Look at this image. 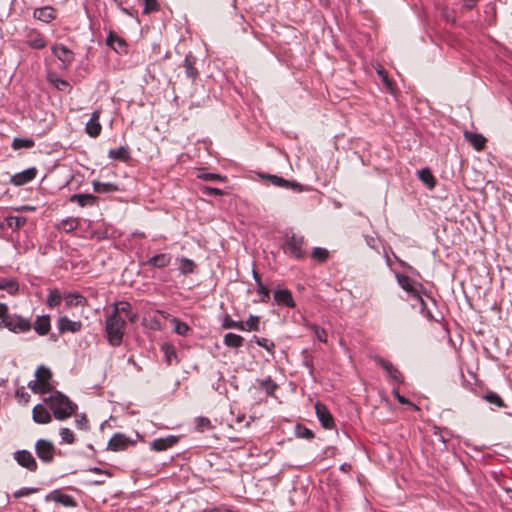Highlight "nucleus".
<instances>
[{
	"label": "nucleus",
	"mask_w": 512,
	"mask_h": 512,
	"mask_svg": "<svg viewBox=\"0 0 512 512\" xmlns=\"http://www.w3.org/2000/svg\"><path fill=\"white\" fill-rule=\"evenodd\" d=\"M223 343L230 348H240L244 343V338L238 334L227 333L224 336Z\"/></svg>",
	"instance_id": "obj_34"
},
{
	"label": "nucleus",
	"mask_w": 512,
	"mask_h": 512,
	"mask_svg": "<svg viewBox=\"0 0 512 512\" xmlns=\"http://www.w3.org/2000/svg\"><path fill=\"white\" fill-rule=\"evenodd\" d=\"M44 402L49 404L57 420L66 419L77 410V405L60 391H54L49 397L44 399Z\"/></svg>",
	"instance_id": "obj_1"
},
{
	"label": "nucleus",
	"mask_w": 512,
	"mask_h": 512,
	"mask_svg": "<svg viewBox=\"0 0 512 512\" xmlns=\"http://www.w3.org/2000/svg\"><path fill=\"white\" fill-rule=\"evenodd\" d=\"M92 185L94 192L99 194H107L119 191V187L112 182L93 181Z\"/></svg>",
	"instance_id": "obj_27"
},
{
	"label": "nucleus",
	"mask_w": 512,
	"mask_h": 512,
	"mask_svg": "<svg viewBox=\"0 0 512 512\" xmlns=\"http://www.w3.org/2000/svg\"><path fill=\"white\" fill-rule=\"evenodd\" d=\"M33 16L44 23H50L56 18V12L51 6H44L36 8L33 12Z\"/></svg>",
	"instance_id": "obj_22"
},
{
	"label": "nucleus",
	"mask_w": 512,
	"mask_h": 512,
	"mask_svg": "<svg viewBox=\"0 0 512 512\" xmlns=\"http://www.w3.org/2000/svg\"><path fill=\"white\" fill-rule=\"evenodd\" d=\"M260 330V317L250 315L248 319L243 322V329L241 331H259Z\"/></svg>",
	"instance_id": "obj_39"
},
{
	"label": "nucleus",
	"mask_w": 512,
	"mask_h": 512,
	"mask_svg": "<svg viewBox=\"0 0 512 512\" xmlns=\"http://www.w3.org/2000/svg\"><path fill=\"white\" fill-rule=\"evenodd\" d=\"M135 444V441L123 433H115L109 440L107 449L122 451Z\"/></svg>",
	"instance_id": "obj_10"
},
{
	"label": "nucleus",
	"mask_w": 512,
	"mask_h": 512,
	"mask_svg": "<svg viewBox=\"0 0 512 512\" xmlns=\"http://www.w3.org/2000/svg\"><path fill=\"white\" fill-rule=\"evenodd\" d=\"M75 425L80 430H87L89 425H88V420H87L86 416L85 415L77 416L75 419Z\"/></svg>",
	"instance_id": "obj_61"
},
{
	"label": "nucleus",
	"mask_w": 512,
	"mask_h": 512,
	"mask_svg": "<svg viewBox=\"0 0 512 512\" xmlns=\"http://www.w3.org/2000/svg\"><path fill=\"white\" fill-rule=\"evenodd\" d=\"M267 179L274 185V186H277V187H282V188H285V189H291V190H294V191H297V192H302L304 189H303V186L296 182V181H290V180H287V179H284L280 176H277V175H267Z\"/></svg>",
	"instance_id": "obj_17"
},
{
	"label": "nucleus",
	"mask_w": 512,
	"mask_h": 512,
	"mask_svg": "<svg viewBox=\"0 0 512 512\" xmlns=\"http://www.w3.org/2000/svg\"><path fill=\"white\" fill-rule=\"evenodd\" d=\"M222 328L224 329H237L241 331L243 329L242 321H235L231 319L229 315H226L222 321Z\"/></svg>",
	"instance_id": "obj_49"
},
{
	"label": "nucleus",
	"mask_w": 512,
	"mask_h": 512,
	"mask_svg": "<svg viewBox=\"0 0 512 512\" xmlns=\"http://www.w3.org/2000/svg\"><path fill=\"white\" fill-rule=\"evenodd\" d=\"M56 448L54 444L45 439H38L35 443V452L44 463H51L54 459Z\"/></svg>",
	"instance_id": "obj_6"
},
{
	"label": "nucleus",
	"mask_w": 512,
	"mask_h": 512,
	"mask_svg": "<svg viewBox=\"0 0 512 512\" xmlns=\"http://www.w3.org/2000/svg\"><path fill=\"white\" fill-rule=\"evenodd\" d=\"M306 326L313 331V333L320 342H327V332L324 328L319 327L314 323H308Z\"/></svg>",
	"instance_id": "obj_47"
},
{
	"label": "nucleus",
	"mask_w": 512,
	"mask_h": 512,
	"mask_svg": "<svg viewBox=\"0 0 512 512\" xmlns=\"http://www.w3.org/2000/svg\"><path fill=\"white\" fill-rule=\"evenodd\" d=\"M59 434L61 436V443H74V434L69 428H61Z\"/></svg>",
	"instance_id": "obj_56"
},
{
	"label": "nucleus",
	"mask_w": 512,
	"mask_h": 512,
	"mask_svg": "<svg viewBox=\"0 0 512 512\" xmlns=\"http://www.w3.org/2000/svg\"><path fill=\"white\" fill-rule=\"evenodd\" d=\"M295 434L298 438L308 439V440L312 439L314 437V433L302 424H297L295 426Z\"/></svg>",
	"instance_id": "obj_50"
},
{
	"label": "nucleus",
	"mask_w": 512,
	"mask_h": 512,
	"mask_svg": "<svg viewBox=\"0 0 512 512\" xmlns=\"http://www.w3.org/2000/svg\"><path fill=\"white\" fill-rule=\"evenodd\" d=\"M179 441V436L169 435L162 438H156L150 443V448L154 451H165L174 445H176Z\"/></svg>",
	"instance_id": "obj_15"
},
{
	"label": "nucleus",
	"mask_w": 512,
	"mask_h": 512,
	"mask_svg": "<svg viewBox=\"0 0 512 512\" xmlns=\"http://www.w3.org/2000/svg\"><path fill=\"white\" fill-rule=\"evenodd\" d=\"M199 191L206 196H221L223 191L218 188L210 187L208 185L199 186Z\"/></svg>",
	"instance_id": "obj_54"
},
{
	"label": "nucleus",
	"mask_w": 512,
	"mask_h": 512,
	"mask_svg": "<svg viewBox=\"0 0 512 512\" xmlns=\"http://www.w3.org/2000/svg\"><path fill=\"white\" fill-rule=\"evenodd\" d=\"M46 501H54L55 503L61 504L65 507H75L76 502L74 498L68 494L62 493L58 490H55L51 493H49L45 497Z\"/></svg>",
	"instance_id": "obj_19"
},
{
	"label": "nucleus",
	"mask_w": 512,
	"mask_h": 512,
	"mask_svg": "<svg viewBox=\"0 0 512 512\" xmlns=\"http://www.w3.org/2000/svg\"><path fill=\"white\" fill-rule=\"evenodd\" d=\"M70 202L77 203L81 207L93 206L97 203L98 198L93 194H73L69 198Z\"/></svg>",
	"instance_id": "obj_24"
},
{
	"label": "nucleus",
	"mask_w": 512,
	"mask_h": 512,
	"mask_svg": "<svg viewBox=\"0 0 512 512\" xmlns=\"http://www.w3.org/2000/svg\"><path fill=\"white\" fill-rule=\"evenodd\" d=\"M10 314H8V307L4 303H0V319L1 325H4V318L6 319Z\"/></svg>",
	"instance_id": "obj_63"
},
{
	"label": "nucleus",
	"mask_w": 512,
	"mask_h": 512,
	"mask_svg": "<svg viewBox=\"0 0 512 512\" xmlns=\"http://www.w3.org/2000/svg\"><path fill=\"white\" fill-rule=\"evenodd\" d=\"M145 7L143 10V13L148 14L152 11H158L159 10V4L157 0H144Z\"/></svg>",
	"instance_id": "obj_60"
},
{
	"label": "nucleus",
	"mask_w": 512,
	"mask_h": 512,
	"mask_svg": "<svg viewBox=\"0 0 512 512\" xmlns=\"http://www.w3.org/2000/svg\"><path fill=\"white\" fill-rule=\"evenodd\" d=\"M32 418L33 421L38 424H47L52 420L51 414L42 404L34 406L32 410Z\"/></svg>",
	"instance_id": "obj_20"
},
{
	"label": "nucleus",
	"mask_w": 512,
	"mask_h": 512,
	"mask_svg": "<svg viewBox=\"0 0 512 512\" xmlns=\"http://www.w3.org/2000/svg\"><path fill=\"white\" fill-rule=\"evenodd\" d=\"M196 58L191 54H187L184 60V67L186 76L193 81L198 77V70L195 67Z\"/></svg>",
	"instance_id": "obj_26"
},
{
	"label": "nucleus",
	"mask_w": 512,
	"mask_h": 512,
	"mask_svg": "<svg viewBox=\"0 0 512 512\" xmlns=\"http://www.w3.org/2000/svg\"><path fill=\"white\" fill-rule=\"evenodd\" d=\"M14 460L23 468H26L30 472H35L38 468V464L32 455V453L28 450H17L13 453Z\"/></svg>",
	"instance_id": "obj_8"
},
{
	"label": "nucleus",
	"mask_w": 512,
	"mask_h": 512,
	"mask_svg": "<svg viewBox=\"0 0 512 512\" xmlns=\"http://www.w3.org/2000/svg\"><path fill=\"white\" fill-rule=\"evenodd\" d=\"M311 257L319 262H324L328 258V251L321 247H315Z\"/></svg>",
	"instance_id": "obj_55"
},
{
	"label": "nucleus",
	"mask_w": 512,
	"mask_h": 512,
	"mask_svg": "<svg viewBox=\"0 0 512 512\" xmlns=\"http://www.w3.org/2000/svg\"><path fill=\"white\" fill-rule=\"evenodd\" d=\"M465 139L477 150L480 151L484 148L486 138L482 136L481 134L475 133V132H469L466 131Z\"/></svg>",
	"instance_id": "obj_28"
},
{
	"label": "nucleus",
	"mask_w": 512,
	"mask_h": 512,
	"mask_svg": "<svg viewBox=\"0 0 512 512\" xmlns=\"http://www.w3.org/2000/svg\"><path fill=\"white\" fill-rule=\"evenodd\" d=\"M51 328L49 315H42L36 318L34 329L37 334L44 336L48 334Z\"/></svg>",
	"instance_id": "obj_25"
},
{
	"label": "nucleus",
	"mask_w": 512,
	"mask_h": 512,
	"mask_svg": "<svg viewBox=\"0 0 512 512\" xmlns=\"http://www.w3.org/2000/svg\"><path fill=\"white\" fill-rule=\"evenodd\" d=\"M256 344L263 347L270 353H273V349L275 348L274 342L264 337L256 338Z\"/></svg>",
	"instance_id": "obj_57"
},
{
	"label": "nucleus",
	"mask_w": 512,
	"mask_h": 512,
	"mask_svg": "<svg viewBox=\"0 0 512 512\" xmlns=\"http://www.w3.org/2000/svg\"><path fill=\"white\" fill-rule=\"evenodd\" d=\"M51 380V370L48 367L41 365L35 372V379L28 382V387L35 394H46L51 392L53 389Z\"/></svg>",
	"instance_id": "obj_3"
},
{
	"label": "nucleus",
	"mask_w": 512,
	"mask_h": 512,
	"mask_svg": "<svg viewBox=\"0 0 512 512\" xmlns=\"http://www.w3.org/2000/svg\"><path fill=\"white\" fill-rule=\"evenodd\" d=\"M38 491L37 488H33V487H23V488H20L18 490H16L14 493H13V496L15 498H20V497H24V496H28L30 494H33V493H36Z\"/></svg>",
	"instance_id": "obj_59"
},
{
	"label": "nucleus",
	"mask_w": 512,
	"mask_h": 512,
	"mask_svg": "<svg viewBox=\"0 0 512 512\" xmlns=\"http://www.w3.org/2000/svg\"><path fill=\"white\" fill-rule=\"evenodd\" d=\"M171 255L168 253H160L152 256L147 261L143 262V265H149L154 268H165L171 262Z\"/></svg>",
	"instance_id": "obj_21"
},
{
	"label": "nucleus",
	"mask_w": 512,
	"mask_h": 512,
	"mask_svg": "<svg viewBox=\"0 0 512 512\" xmlns=\"http://www.w3.org/2000/svg\"><path fill=\"white\" fill-rule=\"evenodd\" d=\"M392 394L393 396L396 398V400L400 403V404H404V405H410L412 406L413 408L417 409V406L414 405L413 403H411L407 398H405L403 395L400 394L399 392V389L397 387H394L392 389Z\"/></svg>",
	"instance_id": "obj_58"
},
{
	"label": "nucleus",
	"mask_w": 512,
	"mask_h": 512,
	"mask_svg": "<svg viewBox=\"0 0 512 512\" xmlns=\"http://www.w3.org/2000/svg\"><path fill=\"white\" fill-rule=\"evenodd\" d=\"M3 326L16 334L26 333L32 328L30 320L18 314H10L6 319L4 318Z\"/></svg>",
	"instance_id": "obj_4"
},
{
	"label": "nucleus",
	"mask_w": 512,
	"mask_h": 512,
	"mask_svg": "<svg viewBox=\"0 0 512 512\" xmlns=\"http://www.w3.org/2000/svg\"><path fill=\"white\" fill-rule=\"evenodd\" d=\"M378 363L386 372L387 377L393 384L400 385L404 383L403 374L390 361L380 358Z\"/></svg>",
	"instance_id": "obj_9"
},
{
	"label": "nucleus",
	"mask_w": 512,
	"mask_h": 512,
	"mask_svg": "<svg viewBox=\"0 0 512 512\" xmlns=\"http://www.w3.org/2000/svg\"><path fill=\"white\" fill-rule=\"evenodd\" d=\"M257 286V293L260 295L259 301L262 303H267L270 300V291L269 289L262 283L259 282Z\"/></svg>",
	"instance_id": "obj_53"
},
{
	"label": "nucleus",
	"mask_w": 512,
	"mask_h": 512,
	"mask_svg": "<svg viewBox=\"0 0 512 512\" xmlns=\"http://www.w3.org/2000/svg\"><path fill=\"white\" fill-rule=\"evenodd\" d=\"M6 226L12 230H17L26 223V218L21 216H7L5 218Z\"/></svg>",
	"instance_id": "obj_41"
},
{
	"label": "nucleus",
	"mask_w": 512,
	"mask_h": 512,
	"mask_svg": "<svg viewBox=\"0 0 512 512\" xmlns=\"http://www.w3.org/2000/svg\"><path fill=\"white\" fill-rule=\"evenodd\" d=\"M0 290H5L9 294L14 295L19 290V285L14 279H0Z\"/></svg>",
	"instance_id": "obj_38"
},
{
	"label": "nucleus",
	"mask_w": 512,
	"mask_h": 512,
	"mask_svg": "<svg viewBox=\"0 0 512 512\" xmlns=\"http://www.w3.org/2000/svg\"><path fill=\"white\" fill-rule=\"evenodd\" d=\"M64 299L68 307L84 306L87 303L86 298L76 292L65 294Z\"/></svg>",
	"instance_id": "obj_32"
},
{
	"label": "nucleus",
	"mask_w": 512,
	"mask_h": 512,
	"mask_svg": "<svg viewBox=\"0 0 512 512\" xmlns=\"http://www.w3.org/2000/svg\"><path fill=\"white\" fill-rule=\"evenodd\" d=\"M161 350L164 353L165 361L168 365H171L173 361L176 363L179 361L175 348L170 344H163Z\"/></svg>",
	"instance_id": "obj_37"
},
{
	"label": "nucleus",
	"mask_w": 512,
	"mask_h": 512,
	"mask_svg": "<svg viewBox=\"0 0 512 512\" xmlns=\"http://www.w3.org/2000/svg\"><path fill=\"white\" fill-rule=\"evenodd\" d=\"M377 74L381 77L383 83L385 84V86L388 88V89H391L392 88V82L391 80L388 78V75L387 73L382 70V69H379L377 70Z\"/></svg>",
	"instance_id": "obj_62"
},
{
	"label": "nucleus",
	"mask_w": 512,
	"mask_h": 512,
	"mask_svg": "<svg viewBox=\"0 0 512 512\" xmlns=\"http://www.w3.org/2000/svg\"><path fill=\"white\" fill-rule=\"evenodd\" d=\"M125 324V319L120 315L111 314L106 318L105 331L110 345L117 347L122 343Z\"/></svg>",
	"instance_id": "obj_2"
},
{
	"label": "nucleus",
	"mask_w": 512,
	"mask_h": 512,
	"mask_svg": "<svg viewBox=\"0 0 512 512\" xmlns=\"http://www.w3.org/2000/svg\"><path fill=\"white\" fill-rule=\"evenodd\" d=\"M106 45L119 55H125L128 53L127 42L112 31L109 32L106 38Z\"/></svg>",
	"instance_id": "obj_11"
},
{
	"label": "nucleus",
	"mask_w": 512,
	"mask_h": 512,
	"mask_svg": "<svg viewBox=\"0 0 512 512\" xmlns=\"http://www.w3.org/2000/svg\"><path fill=\"white\" fill-rule=\"evenodd\" d=\"M418 303H419V306H420V313L429 321H433V322H439V318L438 316L434 315L431 310L427 307V304L426 302L424 301V299L422 298V296L420 298H418L416 300Z\"/></svg>",
	"instance_id": "obj_40"
},
{
	"label": "nucleus",
	"mask_w": 512,
	"mask_h": 512,
	"mask_svg": "<svg viewBox=\"0 0 512 512\" xmlns=\"http://www.w3.org/2000/svg\"><path fill=\"white\" fill-rule=\"evenodd\" d=\"M52 53L61 61L66 68L74 61V53L62 44H55L51 47Z\"/></svg>",
	"instance_id": "obj_14"
},
{
	"label": "nucleus",
	"mask_w": 512,
	"mask_h": 512,
	"mask_svg": "<svg viewBox=\"0 0 512 512\" xmlns=\"http://www.w3.org/2000/svg\"><path fill=\"white\" fill-rule=\"evenodd\" d=\"M47 80L51 83L55 88L63 92H69L71 86L68 81L65 79L59 78L56 74L50 73L47 76Z\"/></svg>",
	"instance_id": "obj_30"
},
{
	"label": "nucleus",
	"mask_w": 512,
	"mask_h": 512,
	"mask_svg": "<svg viewBox=\"0 0 512 512\" xmlns=\"http://www.w3.org/2000/svg\"><path fill=\"white\" fill-rule=\"evenodd\" d=\"M79 225V221L77 218H67L60 222L59 229L65 231V232H71L75 230Z\"/></svg>",
	"instance_id": "obj_44"
},
{
	"label": "nucleus",
	"mask_w": 512,
	"mask_h": 512,
	"mask_svg": "<svg viewBox=\"0 0 512 512\" xmlns=\"http://www.w3.org/2000/svg\"><path fill=\"white\" fill-rule=\"evenodd\" d=\"M419 179L428 189H433L436 185V179L429 168H423L417 172Z\"/></svg>",
	"instance_id": "obj_29"
},
{
	"label": "nucleus",
	"mask_w": 512,
	"mask_h": 512,
	"mask_svg": "<svg viewBox=\"0 0 512 512\" xmlns=\"http://www.w3.org/2000/svg\"><path fill=\"white\" fill-rule=\"evenodd\" d=\"M36 175L37 169L35 167H30L12 175L10 178V183L14 186H22L33 181Z\"/></svg>",
	"instance_id": "obj_12"
},
{
	"label": "nucleus",
	"mask_w": 512,
	"mask_h": 512,
	"mask_svg": "<svg viewBox=\"0 0 512 512\" xmlns=\"http://www.w3.org/2000/svg\"><path fill=\"white\" fill-rule=\"evenodd\" d=\"M179 263L180 265L178 269L181 274L188 275L195 272L196 263L193 260L186 257H181L179 258Z\"/></svg>",
	"instance_id": "obj_35"
},
{
	"label": "nucleus",
	"mask_w": 512,
	"mask_h": 512,
	"mask_svg": "<svg viewBox=\"0 0 512 512\" xmlns=\"http://www.w3.org/2000/svg\"><path fill=\"white\" fill-rule=\"evenodd\" d=\"M304 244V237L301 235L291 234L287 235L283 243V250L285 253L301 259L304 256L302 246Z\"/></svg>",
	"instance_id": "obj_5"
},
{
	"label": "nucleus",
	"mask_w": 512,
	"mask_h": 512,
	"mask_svg": "<svg viewBox=\"0 0 512 512\" xmlns=\"http://www.w3.org/2000/svg\"><path fill=\"white\" fill-rule=\"evenodd\" d=\"M274 300L279 306H286L288 308H294L296 306L292 292L288 289L275 290Z\"/></svg>",
	"instance_id": "obj_18"
},
{
	"label": "nucleus",
	"mask_w": 512,
	"mask_h": 512,
	"mask_svg": "<svg viewBox=\"0 0 512 512\" xmlns=\"http://www.w3.org/2000/svg\"><path fill=\"white\" fill-rule=\"evenodd\" d=\"M108 157L113 160L127 161L129 159V149L125 146H120L117 149H111L108 152Z\"/></svg>",
	"instance_id": "obj_36"
},
{
	"label": "nucleus",
	"mask_w": 512,
	"mask_h": 512,
	"mask_svg": "<svg viewBox=\"0 0 512 512\" xmlns=\"http://www.w3.org/2000/svg\"><path fill=\"white\" fill-rule=\"evenodd\" d=\"M131 311V304L127 301H120L114 304L112 315H127Z\"/></svg>",
	"instance_id": "obj_51"
},
{
	"label": "nucleus",
	"mask_w": 512,
	"mask_h": 512,
	"mask_svg": "<svg viewBox=\"0 0 512 512\" xmlns=\"http://www.w3.org/2000/svg\"><path fill=\"white\" fill-rule=\"evenodd\" d=\"M62 301V295L58 289H52L49 291L47 297V305L51 308L60 305Z\"/></svg>",
	"instance_id": "obj_43"
},
{
	"label": "nucleus",
	"mask_w": 512,
	"mask_h": 512,
	"mask_svg": "<svg viewBox=\"0 0 512 512\" xmlns=\"http://www.w3.org/2000/svg\"><path fill=\"white\" fill-rule=\"evenodd\" d=\"M483 399H485L488 403L495 405L497 407H504L505 404L502 400V398L495 392H488L483 396Z\"/></svg>",
	"instance_id": "obj_52"
},
{
	"label": "nucleus",
	"mask_w": 512,
	"mask_h": 512,
	"mask_svg": "<svg viewBox=\"0 0 512 512\" xmlns=\"http://www.w3.org/2000/svg\"><path fill=\"white\" fill-rule=\"evenodd\" d=\"M171 322L174 325V332L178 335L185 336L190 330L189 326L185 322L176 317H173Z\"/></svg>",
	"instance_id": "obj_45"
},
{
	"label": "nucleus",
	"mask_w": 512,
	"mask_h": 512,
	"mask_svg": "<svg viewBox=\"0 0 512 512\" xmlns=\"http://www.w3.org/2000/svg\"><path fill=\"white\" fill-rule=\"evenodd\" d=\"M59 333L71 332L77 333L82 329L81 321H72L67 316L59 317L57 321Z\"/></svg>",
	"instance_id": "obj_16"
},
{
	"label": "nucleus",
	"mask_w": 512,
	"mask_h": 512,
	"mask_svg": "<svg viewBox=\"0 0 512 512\" xmlns=\"http://www.w3.org/2000/svg\"><path fill=\"white\" fill-rule=\"evenodd\" d=\"M195 428L197 431L203 432L212 429L213 426L209 418L199 416L195 418Z\"/></svg>",
	"instance_id": "obj_46"
},
{
	"label": "nucleus",
	"mask_w": 512,
	"mask_h": 512,
	"mask_svg": "<svg viewBox=\"0 0 512 512\" xmlns=\"http://www.w3.org/2000/svg\"><path fill=\"white\" fill-rule=\"evenodd\" d=\"M149 327L154 330H160L161 329V323L158 319L150 318L149 319Z\"/></svg>",
	"instance_id": "obj_64"
},
{
	"label": "nucleus",
	"mask_w": 512,
	"mask_h": 512,
	"mask_svg": "<svg viewBox=\"0 0 512 512\" xmlns=\"http://www.w3.org/2000/svg\"><path fill=\"white\" fill-rule=\"evenodd\" d=\"M197 179L210 182H225L226 177L217 173L206 172L204 169H199L196 175Z\"/></svg>",
	"instance_id": "obj_33"
},
{
	"label": "nucleus",
	"mask_w": 512,
	"mask_h": 512,
	"mask_svg": "<svg viewBox=\"0 0 512 512\" xmlns=\"http://www.w3.org/2000/svg\"><path fill=\"white\" fill-rule=\"evenodd\" d=\"M316 416L325 429H331L334 426V418L328 408L320 402L315 404Z\"/></svg>",
	"instance_id": "obj_13"
},
{
	"label": "nucleus",
	"mask_w": 512,
	"mask_h": 512,
	"mask_svg": "<svg viewBox=\"0 0 512 512\" xmlns=\"http://www.w3.org/2000/svg\"><path fill=\"white\" fill-rule=\"evenodd\" d=\"M395 277L398 285L406 291L411 297L416 300L421 297L420 289L422 286L420 284H415V282L407 275L396 272Z\"/></svg>",
	"instance_id": "obj_7"
},
{
	"label": "nucleus",
	"mask_w": 512,
	"mask_h": 512,
	"mask_svg": "<svg viewBox=\"0 0 512 512\" xmlns=\"http://www.w3.org/2000/svg\"><path fill=\"white\" fill-rule=\"evenodd\" d=\"M259 386L268 395H273L274 391L277 388V384L269 376L261 380Z\"/></svg>",
	"instance_id": "obj_48"
},
{
	"label": "nucleus",
	"mask_w": 512,
	"mask_h": 512,
	"mask_svg": "<svg viewBox=\"0 0 512 512\" xmlns=\"http://www.w3.org/2000/svg\"><path fill=\"white\" fill-rule=\"evenodd\" d=\"M35 142L34 140L30 138H19L15 137L12 141V148L15 150L22 149V148H32L34 147Z\"/></svg>",
	"instance_id": "obj_42"
},
{
	"label": "nucleus",
	"mask_w": 512,
	"mask_h": 512,
	"mask_svg": "<svg viewBox=\"0 0 512 512\" xmlns=\"http://www.w3.org/2000/svg\"><path fill=\"white\" fill-rule=\"evenodd\" d=\"M102 126L99 122V113L93 112L91 118L86 123L85 131L90 137H97L100 135Z\"/></svg>",
	"instance_id": "obj_23"
},
{
	"label": "nucleus",
	"mask_w": 512,
	"mask_h": 512,
	"mask_svg": "<svg viewBox=\"0 0 512 512\" xmlns=\"http://www.w3.org/2000/svg\"><path fill=\"white\" fill-rule=\"evenodd\" d=\"M27 44L34 49H43L46 46V41L41 33L35 31L28 36Z\"/></svg>",
	"instance_id": "obj_31"
}]
</instances>
